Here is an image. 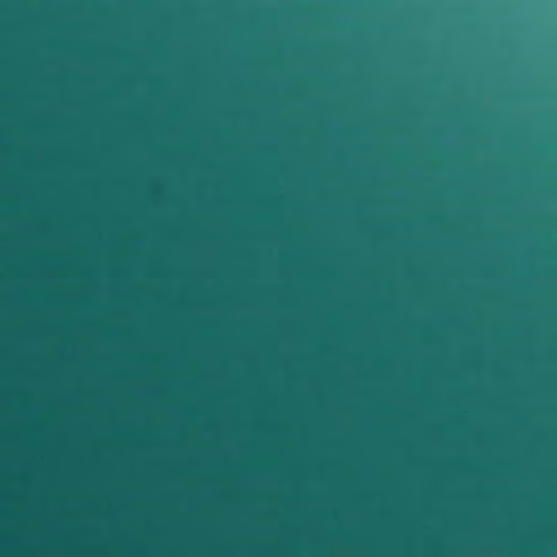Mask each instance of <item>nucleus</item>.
I'll list each match as a JSON object with an SVG mask.
<instances>
[{
    "label": "nucleus",
    "instance_id": "nucleus-1",
    "mask_svg": "<svg viewBox=\"0 0 557 557\" xmlns=\"http://www.w3.org/2000/svg\"><path fill=\"white\" fill-rule=\"evenodd\" d=\"M59 251H265L269 257V465H278V246H59Z\"/></svg>",
    "mask_w": 557,
    "mask_h": 557
},
{
    "label": "nucleus",
    "instance_id": "nucleus-2",
    "mask_svg": "<svg viewBox=\"0 0 557 557\" xmlns=\"http://www.w3.org/2000/svg\"><path fill=\"white\" fill-rule=\"evenodd\" d=\"M60 244H278V25H269V234L265 239H60Z\"/></svg>",
    "mask_w": 557,
    "mask_h": 557
},
{
    "label": "nucleus",
    "instance_id": "nucleus-3",
    "mask_svg": "<svg viewBox=\"0 0 557 557\" xmlns=\"http://www.w3.org/2000/svg\"><path fill=\"white\" fill-rule=\"evenodd\" d=\"M293 251H499V246H281V276L284 261Z\"/></svg>",
    "mask_w": 557,
    "mask_h": 557
},
{
    "label": "nucleus",
    "instance_id": "nucleus-4",
    "mask_svg": "<svg viewBox=\"0 0 557 557\" xmlns=\"http://www.w3.org/2000/svg\"><path fill=\"white\" fill-rule=\"evenodd\" d=\"M283 195L281 194V207ZM281 244H499V239H292L284 225L281 212Z\"/></svg>",
    "mask_w": 557,
    "mask_h": 557
},
{
    "label": "nucleus",
    "instance_id": "nucleus-5",
    "mask_svg": "<svg viewBox=\"0 0 557 557\" xmlns=\"http://www.w3.org/2000/svg\"><path fill=\"white\" fill-rule=\"evenodd\" d=\"M236 218L239 222L247 223L251 220L252 214L251 211L245 207L237 212Z\"/></svg>",
    "mask_w": 557,
    "mask_h": 557
},
{
    "label": "nucleus",
    "instance_id": "nucleus-6",
    "mask_svg": "<svg viewBox=\"0 0 557 557\" xmlns=\"http://www.w3.org/2000/svg\"><path fill=\"white\" fill-rule=\"evenodd\" d=\"M280 27H281V28L283 27V24H282V23L280 24Z\"/></svg>",
    "mask_w": 557,
    "mask_h": 557
}]
</instances>
